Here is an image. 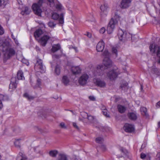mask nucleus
<instances>
[{
	"instance_id": "29",
	"label": "nucleus",
	"mask_w": 160,
	"mask_h": 160,
	"mask_svg": "<svg viewBox=\"0 0 160 160\" xmlns=\"http://www.w3.org/2000/svg\"><path fill=\"white\" fill-rule=\"evenodd\" d=\"M59 160H68L67 156L64 154H59Z\"/></svg>"
},
{
	"instance_id": "63",
	"label": "nucleus",
	"mask_w": 160,
	"mask_h": 160,
	"mask_svg": "<svg viewBox=\"0 0 160 160\" xmlns=\"http://www.w3.org/2000/svg\"><path fill=\"white\" fill-rule=\"evenodd\" d=\"M158 125L159 126V127H160V122H158Z\"/></svg>"
},
{
	"instance_id": "37",
	"label": "nucleus",
	"mask_w": 160,
	"mask_h": 160,
	"mask_svg": "<svg viewBox=\"0 0 160 160\" xmlns=\"http://www.w3.org/2000/svg\"><path fill=\"white\" fill-rule=\"evenodd\" d=\"M103 141V138L101 137H98L96 139V141L97 143H101Z\"/></svg>"
},
{
	"instance_id": "12",
	"label": "nucleus",
	"mask_w": 160,
	"mask_h": 160,
	"mask_svg": "<svg viewBox=\"0 0 160 160\" xmlns=\"http://www.w3.org/2000/svg\"><path fill=\"white\" fill-rule=\"evenodd\" d=\"M49 38L50 37L49 36L46 35H44L38 41V42L40 43L41 45L43 46H45Z\"/></svg>"
},
{
	"instance_id": "35",
	"label": "nucleus",
	"mask_w": 160,
	"mask_h": 160,
	"mask_svg": "<svg viewBox=\"0 0 160 160\" xmlns=\"http://www.w3.org/2000/svg\"><path fill=\"white\" fill-rule=\"evenodd\" d=\"M103 55L104 56V58H109L110 53L107 50H105L103 53Z\"/></svg>"
},
{
	"instance_id": "16",
	"label": "nucleus",
	"mask_w": 160,
	"mask_h": 160,
	"mask_svg": "<svg viewBox=\"0 0 160 160\" xmlns=\"http://www.w3.org/2000/svg\"><path fill=\"white\" fill-rule=\"evenodd\" d=\"M103 64L105 69H106L107 68L111 66L112 62L109 58H104L103 61Z\"/></svg>"
},
{
	"instance_id": "38",
	"label": "nucleus",
	"mask_w": 160,
	"mask_h": 160,
	"mask_svg": "<svg viewBox=\"0 0 160 160\" xmlns=\"http://www.w3.org/2000/svg\"><path fill=\"white\" fill-rule=\"evenodd\" d=\"M87 115L88 119L90 122H93L94 119V117L90 115H88L87 114Z\"/></svg>"
},
{
	"instance_id": "10",
	"label": "nucleus",
	"mask_w": 160,
	"mask_h": 160,
	"mask_svg": "<svg viewBox=\"0 0 160 160\" xmlns=\"http://www.w3.org/2000/svg\"><path fill=\"white\" fill-rule=\"evenodd\" d=\"M17 80L15 77H13L11 78V83L9 86V90L10 91L17 88Z\"/></svg>"
},
{
	"instance_id": "22",
	"label": "nucleus",
	"mask_w": 160,
	"mask_h": 160,
	"mask_svg": "<svg viewBox=\"0 0 160 160\" xmlns=\"http://www.w3.org/2000/svg\"><path fill=\"white\" fill-rule=\"evenodd\" d=\"M60 48L61 46L60 44H55L52 46L51 49V51L53 52H55L60 49Z\"/></svg>"
},
{
	"instance_id": "6",
	"label": "nucleus",
	"mask_w": 160,
	"mask_h": 160,
	"mask_svg": "<svg viewBox=\"0 0 160 160\" xmlns=\"http://www.w3.org/2000/svg\"><path fill=\"white\" fill-rule=\"evenodd\" d=\"M105 68L102 65H98L95 69L93 74L95 76H101L103 74Z\"/></svg>"
},
{
	"instance_id": "8",
	"label": "nucleus",
	"mask_w": 160,
	"mask_h": 160,
	"mask_svg": "<svg viewBox=\"0 0 160 160\" xmlns=\"http://www.w3.org/2000/svg\"><path fill=\"white\" fill-rule=\"evenodd\" d=\"M119 74L117 70H112L108 72L107 75L110 80H112L115 79Z\"/></svg>"
},
{
	"instance_id": "54",
	"label": "nucleus",
	"mask_w": 160,
	"mask_h": 160,
	"mask_svg": "<svg viewBox=\"0 0 160 160\" xmlns=\"http://www.w3.org/2000/svg\"><path fill=\"white\" fill-rule=\"evenodd\" d=\"M89 99L92 100V101H95V98H94V97L93 96H89Z\"/></svg>"
},
{
	"instance_id": "61",
	"label": "nucleus",
	"mask_w": 160,
	"mask_h": 160,
	"mask_svg": "<svg viewBox=\"0 0 160 160\" xmlns=\"http://www.w3.org/2000/svg\"><path fill=\"white\" fill-rule=\"evenodd\" d=\"M141 90H142L143 89V87L142 85L141 86Z\"/></svg>"
},
{
	"instance_id": "62",
	"label": "nucleus",
	"mask_w": 160,
	"mask_h": 160,
	"mask_svg": "<svg viewBox=\"0 0 160 160\" xmlns=\"http://www.w3.org/2000/svg\"><path fill=\"white\" fill-rule=\"evenodd\" d=\"M128 84V83H125V84H124V86H127Z\"/></svg>"
},
{
	"instance_id": "64",
	"label": "nucleus",
	"mask_w": 160,
	"mask_h": 160,
	"mask_svg": "<svg viewBox=\"0 0 160 160\" xmlns=\"http://www.w3.org/2000/svg\"><path fill=\"white\" fill-rule=\"evenodd\" d=\"M121 88H122L123 87V86H122V85H121Z\"/></svg>"
},
{
	"instance_id": "28",
	"label": "nucleus",
	"mask_w": 160,
	"mask_h": 160,
	"mask_svg": "<svg viewBox=\"0 0 160 160\" xmlns=\"http://www.w3.org/2000/svg\"><path fill=\"white\" fill-rule=\"evenodd\" d=\"M30 12L28 11V8L27 7H25L24 9L22 10L21 12V14L24 15L25 14H28Z\"/></svg>"
},
{
	"instance_id": "44",
	"label": "nucleus",
	"mask_w": 160,
	"mask_h": 160,
	"mask_svg": "<svg viewBox=\"0 0 160 160\" xmlns=\"http://www.w3.org/2000/svg\"><path fill=\"white\" fill-rule=\"evenodd\" d=\"M11 37L14 40L15 43L17 45H18V41L17 39H16L15 37L12 34H11Z\"/></svg>"
},
{
	"instance_id": "17",
	"label": "nucleus",
	"mask_w": 160,
	"mask_h": 160,
	"mask_svg": "<svg viewBox=\"0 0 160 160\" xmlns=\"http://www.w3.org/2000/svg\"><path fill=\"white\" fill-rule=\"evenodd\" d=\"M105 46V43L101 41H100L98 43L96 46V49L98 52H102Z\"/></svg>"
},
{
	"instance_id": "46",
	"label": "nucleus",
	"mask_w": 160,
	"mask_h": 160,
	"mask_svg": "<svg viewBox=\"0 0 160 160\" xmlns=\"http://www.w3.org/2000/svg\"><path fill=\"white\" fill-rule=\"evenodd\" d=\"M4 33V30L2 27L0 25V35H2Z\"/></svg>"
},
{
	"instance_id": "52",
	"label": "nucleus",
	"mask_w": 160,
	"mask_h": 160,
	"mask_svg": "<svg viewBox=\"0 0 160 160\" xmlns=\"http://www.w3.org/2000/svg\"><path fill=\"white\" fill-rule=\"evenodd\" d=\"M146 154H145L143 153H142L141 154L140 157L142 159H144L146 157Z\"/></svg>"
},
{
	"instance_id": "18",
	"label": "nucleus",
	"mask_w": 160,
	"mask_h": 160,
	"mask_svg": "<svg viewBox=\"0 0 160 160\" xmlns=\"http://www.w3.org/2000/svg\"><path fill=\"white\" fill-rule=\"evenodd\" d=\"M127 115L128 118L132 120L135 121L137 118L136 114L134 112H128Z\"/></svg>"
},
{
	"instance_id": "24",
	"label": "nucleus",
	"mask_w": 160,
	"mask_h": 160,
	"mask_svg": "<svg viewBox=\"0 0 160 160\" xmlns=\"http://www.w3.org/2000/svg\"><path fill=\"white\" fill-rule=\"evenodd\" d=\"M140 111L142 114L143 115L145 116L146 117L148 116V114L147 112V108L144 107H141L140 108Z\"/></svg>"
},
{
	"instance_id": "3",
	"label": "nucleus",
	"mask_w": 160,
	"mask_h": 160,
	"mask_svg": "<svg viewBox=\"0 0 160 160\" xmlns=\"http://www.w3.org/2000/svg\"><path fill=\"white\" fill-rule=\"evenodd\" d=\"M43 2V0H39L37 3L34 4L32 6V9L35 13L38 15L40 16L42 12L41 6Z\"/></svg>"
},
{
	"instance_id": "14",
	"label": "nucleus",
	"mask_w": 160,
	"mask_h": 160,
	"mask_svg": "<svg viewBox=\"0 0 160 160\" xmlns=\"http://www.w3.org/2000/svg\"><path fill=\"white\" fill-rule=\"evenodd\" d=\"M95 83L98 87L104 88L105 87L106 83L103 81L99 79H96L94 80Z\"/></svg>"
},
{
	"instance_id": "9",
	"label": "nucleus",
	"mask_w": 160,
	"mask_h": 160,
	"mask_svg": "<svg viewBox=\"0 0 160 160\" xmlns=\"http://www.w3.org/2000/svg\"><path fill=\"white\" fill-rule=\"evenodd\" d=\"M89 78L87 74L82 75L78 81L79 83L82 85L86 84Z\"/></svg>"
},
{
	"instance_id": "60",
	"label": "nucleus",
	"mask_w": 160,
	"mask_h": 160,
	"mask_svg": "<svg viewBox=\"0 0 160 160\" xmlns=\"http://www.w3.org/2000/svg\"><path fill=\"white\" fill-rule=\"evenodd\" d=\"M74 49L75 50L76 52L77 51V48H74Z\"/></svg>"
},
{
	"instance_id": "42",
	"label": "nucleus",
	"mask_w": 160,
	"mask_h": 160,
	"mask_svg": "<svg viewBox=\"0 0 160 160\" xmlns=\"http://www.w3.org/2000/svg\"><path fill=\"white\" fill-rule=\"evenodd\" d=\"M112 53L115 54L116 56L117 55V50L116 48L112 47Z\"/></svg>"
},
{
	"instance_id": "51",
	"label": "nucleus",
	"mask_w": 160,
	"mask_h": 160,
	"mask_svg": "<svg viewBox=\"0 0 160 160\" xmlns=\"http://www.w3.org/2000/svg\"><path fill=\"white\" fill-rule=\"evenodd\" d=\"M73 127L77 129V130H79V128L78 127L77 125V124L75 122H73L72 123Z\"/></svg>"
},
{
	"instance_id": "30",
	"label": "nucleus",
	"mask_w": 160,
	"mask_h": 160,
	"mask_svg": "<svg viewBox=\"0 0 160 160\" xmlns=\"http://www.w3.org/2000/svg\"><path fill=\"white\" fill-rule=\"evenodd\" d=\"M58 151L56 150H52L50 151L49 154L50 155L53 157H55L58 154Z\"/></svg>"
},
{
	"instance_id": "19",
	"label": "nucleus",
	"mask_w": 160,
	"mask_h": 160,
	"mask_svg": "<svg viewBox=\"0 0 160 160\" xmlns=\"http://www.w3.org/2000/svg\"><path fill=\"white\" fill-rule=\"evenodd\" d=\"M71 71L73 74H77L81 72V69L79 67L73 66L71 68Z\"/></svg>"
},
{
	"instance_id": "1",
	"label": "nucleus",
	"mask_w": 160,
	"mask_h": 160,
	"mask_svg": "<svg viewBox=\"0 0 160 160\" xmlns=\"http://www.w3.org/2000/svg\"><path fill=\"white\" fill-rule=\"evenodd\" d=\"M119 18V15L117 12H116L115 13L114 18H111L107 28V31L108 34H110L112 32L115 28V26L118 23Z\"/></svg>"
},
{
	"instance_id": "56",
	"label": "nucleus",
	"mask_w": 160,
	"mask_h": 160,
	"mask_svg": "<svg viewBox=\"0 0 160 160\" xmlns=\"http://www.w3.org/2000/svg\"><path fill=\"white\" fill-rule=\"evenodd\" d=\"M22 158H21V156H19V155L16 158V160H22Z\"/></svg>"
},
{
	"instance_id": "7",
	"label": "nucleus",
	"mask_w": 160,
	"mask_h": 160,
	"mask_svg": "<svg viewBox=\"0 0 160 160\" xmlns=\"http://www.w3.org/2000/svg\"><path fill=\"white\" fill-rule=\"evenodd\" d=\"M52 18L54 20L59 19V23L60 24H63L64 23L63 14V13L61 14L60 16L57 13L54 12L52 13Z\"/></svg>"
},
{
	"instance_id": "50",
	"label": "nucleus",
	"mask_w": 160,
	"mask_h": 160,
	"mask_svg": "<svg viewBox=\"0 0 160 160\" xmlns=\"http://www.w3.org/2000/svg\"><path fill=\"white\" fill-rule=\"evenodd\" d=\"M146 146V144L144 143L142 144L141 148H140V151H142Z\"/></svg>"
},
{
	"instance_id": "33",
	"label": "nucleus",
	"mask_w": 160,
	"mask_h": 160,
	"mask_svg": "<svg viewBox=\"0 0 160 160\" xmlns=\"http://www.w3.org/2000/svg\"><path fill=\"white\" fill-rule=\"evenodd\" d=\"M24 96L27 98L29 100H32L34 99V97L33 96H30L27 93H25L24 95Z\"/></svg>"
},
{
	"instance_id": "4",
	"label": "nucleus",
	"mask_w": 160,
	"mask_h": 160,
	"mask_svg": "<svg viewBox=\"0 0 160 160\" xmlns=\"http://www.w3.org/2000/svg\"><path fill=\"white\" fill-rule=\"evenodd\" d=\"M34 69L37 72H41L42 73L45 72L41 60L39 59L37 60L34 66Z\"/></svg>"
},
{
	"instance_id": "27",
	"label": "nucleus",
	"mask_w": 160,
	"mask_h": 160,
	"mask_svg": "<svg viewBox=\"0 0 160 160\" xmlns=\"http://www.w3.org/2000/svg\"><path fill=\"white\" fill-rule=\"evenodd\" d=\"M69 80L67 76H63L62 80V82L65 85H67L69 83Z\"/></svg>"
},
{
	"instance_id": "40",
	"label": "nucleus",
	"mask_w": 160,
	"mask_h": 160,
	"mask_svg": "<svg viewBox=\"0 0 160 160\" xmlns=\"http://www.w3.org/2000/svg\"><path fill=\"white\" fill-rule=\"evenodd\" d=\"M60 126L61 128L63 129H66L67 128V126L65 125V124L63 122H61L59 125Z\"/></svg>"
},
{
	"instance_id": "48",
	"label": "nucleus",
	"mask_w": 160,
	"mask_h": 160,
	"mask_svg": "<svg viewBox=\"0 0 160 160\" xmlns=\"http://www.w3.org/2000/svg\"><path fill=\"white\" fill-rule=\"evenodd\" d=\"M34 151L35 152H36L37 153H39L41 155H42L43 153V152L42 151L38 150V151L36 150V149L35 148L34 149Z\"/></svg>"
},
{
	"instance_id": "20",
	"label": "nucleus",
	"mask_w": 160,
	"mask_h": 160,
	"mask_svg": "<svg viewBox=\"0 0 160 160\" xmlns=\"http://www.w3.org/2000/svg\"><path fill=\"white\" fill-rule=\"evenodd\" d=\"M117 108L119 112L123 113L125 112L127 108L122 105L118 104L117 105Z\"/></svg>"
},
{
	"instance_id": "2",
	"label": "nucleus",
	"mask_w": 160,
	"mask_h": 160,
	"mask_svg": "<svg viewBox=\"0 0 160 160\" xmlns=\"http://www.w3.org/2000/svg\"><path fill=\"white\" fill-rule=\"evenodd\" d=\"M118 35L119 40L122 41H124L131 37L130 33L124 32L121 29L118 30Z\"/></svg>"
},
{
	"instance_id": "26",
	"label": "nucleus",
	"mask_w": 160,
	"mask_h": 160,
	"mask_svg": "<svg viewBox=\"0 0 160 160\" xmlns=\"http://www.w3.org/2000/svg\"><path fill=\"white\" fill-rule=\"evenodd\" d=\"M61 72V68L58 65H57L55 67L54 72L57 75L60 74Z\"/></svg>"
},
{
	"instance_id": "49",
	"label": "nucleus",
	"mask_w": 160,
	"mask_h": 160,
	"mask_svg": "<svg viewBox=\"0 0 160 160\" xmlns=\"http://www.w3.org/2000/svg\"><path fill=\"white\" fill-rule=\"evenodd\" d=\"M22 61L24 63H25L27 65L28 64V61L25 58L22 59Z\"/></svg>"
},
{
	"instance_id": "36",
	"label": "nucleus",
	"mask_w": 160,
	"mask_h": 160,
	"mask_svg": "<svg viewBox=\"0 0 160 160\" xmlns=\"http://www.w3.org/2000/svg\"><path fill=\"white\" fill-rule=\"evenodd\" d=\"M20 139H17L14 142V145L17 148H20Z\"/></svg>"
},
{
	"instance_id": "11",
	"label": "nucleus",
	"mask_w": 160,
	"mask_h": 160,
	"mask_svg": "<svg viewBox=\"0 0 160 160\" xmlns=\"http://www.w3.org/2000/svg\"><path fill=\"white\" fill-rule=\"evenodd\" d=\"M131 0H122L120 7L122 8H126L129 7L131 2Z\"/></svg>"
},
{
	"instance_id": "41",
	"label": "nucleus",
	"mask_w": 160,
	"mask_h": 160,
	"mask_svg": "<svg viewBox=\"0 0 160 160\" xmlns=\"http://www.w3.org/2000/svg\"><path fill=\"white\" fill-rule=\"evenodd\" d=\"M48 25L51 28H53L56 25L55 24H54L53 22L51 21L48 22Z\"/></svg>"
},
{
	"instance_id": "45",
	"label": "nucleus",
	"mask_w": 160,
	"mask_h": 160,
	"mask_svg": "<svg viewBox=\"0 0 160 160\" xmlns=\"http://www.w3.org/2000/svg\"><path fill=\"white\" fill-rule=\"evenodd\" d=\"M48 1L49 2L51 7H52L54 5V0H48Z\"/></svg>"
},
{
	"instance_id": "21",
	"label": "nucleus",
	"mask_w": 160,
	"mask_h": 160,
	"mask_svg": "<svg viewBox=\"0 0 160 160\" xmlns=\"http://www.w3.org/2000/svg\"><path fill=\"white\" fill-rule=\"evenodd\" d=\"M42 34V31L41 29L37 30L34 33V36L37 40H38L39 38Z\"/></svg>"
},
{
	"instance_id": "15",
	"label": "nucleus",
	"mask_w": 160,
	"mask_h": 160,
	"mask_svg": "<svg viewBox=\"0 0 160 160\" xmlns=\"http://www.w3.org/2000/svg\"><path fill=\"white\" fill-rule=\"evenodd\" d=\"M124 129L126 132H132L134 130V128L133 125L128 124H125L124 127Z\"/></svg>"
},
{
	"instance_id": "53",
	"label": "nucleus",
	"mask_w": 160,
	"mask_h": 160,
	"mask_svg": "<svg viewBox=\"0 0 160 160\" xmlns=\"http://www.w3.org/2000/svg\"><path fill=\"white\" fill-rule=\"evenodd\" d=\"M52 57L53 58H59L60 57V56L58 55L54 54L52 55Z\"/></svg>"
},
{
	"instance_id": "31",
	"label": "nucleus",
	"mask_w": 160,
	"mask_h": 160,
	"mask_svg": "<svg viewBox=\"0 0 160 160\" xmlns=\"http://www.w3.org/2000/svg\"><path fill=\"white\" fill-rule=\"evenodd\" d=\"M8 99V97L7 95H3L2 94H0V101H1L2 100H7Z\"/></svg>"
},
{
	"instance_id": "13",
	"label": "nucleus",
	"mask_w": 160,
	"mask_h": 160,
	"mask_svg": "<svg viewBox=\"0 0 160 160\" xmlns=\"http://www.w3.org/2000/svg\"><path fill=\"white\" fill-rule=\"evenodd\" d=\"M108 8L107 4H104L103 5L101 6L100 9L101 12H100V15L101 17L105 16L107 15V10Z\"/></svg>"
},
{
	"instance_id": "34",
	"label": "nucleus",
	"mask_w": 160,
	"mask_h": 160,
	"mask_svg": "<svg viewBox=\"0 0 160 160\" xmlns=\"http://www.w3.org/2000/svg\"><path fill=\"white\" fill-rule=\"evenodd\" d=\"M56 8L59 11H61L64 9V8L62 4L60 3H58L56 5Z\"/></svg>"
},
{
	"instance_id": "58",
	"label": "nucleus",
	"mask_w": 160,
	"mask_h": 160,
	"mask_svg": "<svg viewBox=\"0 0 160 160\" xmlns=\"http://www.w3.org/2000/svg\"><path fill=\"white\" fill-rule=\"evenodd\" d=\"M157 105L160 107V101H159L157 102Z\"/></svg>"
},
{
	"instance_id": "47",
	"label": "nucleus",
	"mask_w": 160,
	"mask_h": 160,
	"mask_svg": "<svg viewBox=\"0 0 160 160\" xmlns=\"http://www.w3.org/2000/svg\"><path fill=\"white\" fill-rule=\"evenodd\" d=\"M105 30H106L105 28L104 27H103L100 29L99 32L103 34L105 32Z\"/></svg>"
},
{
	"instance_id": "25",
	"label": "nucleus",
	"mask_w": 160,
	"mask_h": 160,
	"mask_svg": "<svg viewBox=\"0 0 160 160\" xmlns=\"http://www.w3.org/2000/svg\"><path fill=\"white\" fill-rule=\"evenodd\" d=\"M41 79L38 78L37 80V83L35 85H33L31 82V85L33 87V88H40L41 85Z\"/></svg>"
},
{
	"instance_id": "55",
	"label": "nucleus",
	"mask_w": 160,
	"mask_h": 160,
	"mask_svg": "<svg viewBox=\"0 0 160 160\" xmlns=\"http://www.w3.org/2000/svg\"><path fill=\"white\" fill-rule=\"evenodd\" d=\"M86 35L89 38H90L92 37L91 33L88 32H87Z\"/></svg>"
},
{
	"instance_id": "23",
	"label": "nucleus",
	"mask_w": 160,
	"mask_h": 160,
	"mask_svg": "<svg viewBox=\"0 0 160 160\" xmlns=\"http://www.w3.org/2000/svg\"><path fill=\"white\" fill-rule=\"evenodd\" d=\"M17 77L18 80H22L24 78L23 76V72L21 70H19L17 73Z\"/></svg>"
},
{
	"instance_id": "32",
	"label": "nucleus",
	"mask_w": 160,
	"mask_h": 160,
	"mask_svg": "<svg viewBox=\"0 0 160 160\" xmlns=\"http://www.w3.org/2000/svg\"><path fill=\"white\" fill-rule=\"evenodd\" d=\"M120 150L121 152L123 153V156H127V155L128 152L125 149L122 147H121L120 148Z\"/></svg>"
},
{
	"instance_id": "5",
	"label": "nucleus",
	"mask_w": 160,
	"mask_h": 160,
	"mask_svg": "<svg viewBox=\"0 0 160 160\" xmlns=\"http://www.w3.org/2000/svg\"><path fill=\"white\" fill-rule=\"evenodd\" d=\"M15 51L12 48H7L6 49L4 54V60H7L9 59L15 54Z\"/></svg>"
},
{
	"instance_id": "39",
	"label": "nucleus",
	"mask_w": 160,
	"mask_h": 160,
	"mask_svg": "<svg viewBox=\"0 0 160 160\" xmlns=\"http://www.w3.org/2000/svg\"><path fill=\"white\" fill-rule=\"evenodd\" d=\"M19 155L21 156V158H22V160H26L27 159V158L25 156L22 152H19Z\"/></svg>"
},
{
	"instance_id": "59",
	"label": "nucleus",
	"mask_w": 160,
	"mask_h": 160,
	"mask_svg": "<svg viewBox=\"0 0 160 160\" xmlns=\"http://www.w3.org/2000/svg\"><path fill=\"white\" fill-rule=\"evenodd\" d=\"M2 0H0V7L2 6Z\"/></svg>"
},
{
	"instance_id": "57",
	"label": "nucleus",
	"mask_w": 160,
	"mask_h": 160,
	"mask_svg": "<svg viewBox=\"0 0 160 160\" xmlns=\"http://www.w3.org/2000/svg\"><path fill=\"white\" fill-rule=\"evenodd\" d=\"M3 107L1 101H0V110H1Z\"/></svg>"
},
{
	"instance_id": "43",
	"label": "nucleus",
	"mask_w": 160,
	"mask_h": 160,
	"mask_svg": "<svg viewBox=\"0 0 160 160\" xmlns=\"http://www.w3.org/2000/svg\"><path fill=\"white\" fill-rule=\"evenodd\" d=\"M102 112L103 114L107 117H109V115L108 114L107 111V110L104 109L103 111H102Z\"/></svg>"
}]
</instances>
